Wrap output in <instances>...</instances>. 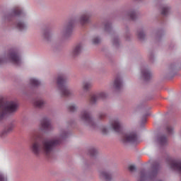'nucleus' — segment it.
Here are the masks:
<instances>
[{
	"instance_id": "13",
	"label": "nucleus",
	"mask_w": 181,
	"mask_h": 181,
	"mask_svg": "<svg viewBox=\"0 0 181 181\" xmlns=\"http://www.w3.org/2000/svg\"><path fill=\"white\" fill-rule=\"evenodd\" d=\"M114 87L116 88V90H119L120 88H122V81H121V77L117 76L115 79Z\"/></svg>"
},
{
	"instance_id": "18",
	"label": "nucleus",
	"mask_w": 181,
	"mask_h": 181,
	"mask_svg": "<svg viewBox=\"0 0 181 181\" xmlns=\"http://www.w3.org/2000/svg\"><path fill=\"white\" fill-rule=\"evenodd\" d=\"M100 176H102V177H104L106 181H110L112 179L111 174L110 173L102 172L100 173Z\"/></svg>"
},
{
	"instance_id": "32",
	"label": "nucleus",
	"mask_w": 181,
	"mask_h": 181,
	"mask_svg": "<svg viewBox=\"0 0 181 181\" xmlns=\"http://www.w3.org/2000/svg\"><path fill=\"white\" fill-rule=\"evenodd\" d=\"M145 177H146V174H145V172L141 171V180H144V179H145Z\"/></svg>"
},
{
	"instance_id": "34",
	"label": "nucleus",
	"mask_w": 181,
	"mask_h": 181,
	"mask_svg": "<svg viewBox=\"0 0 181 181\" xmlns=\"http://www.w3.org/2000/svg\"><path fill=\"white\" fill-rule=\"evenodd\" d=\"M135 169H136V168H135L134 165H130V166L129 167V170L130 172H134V170H135Z\"/></svg>"
},
{
	"instance_id": "24",
	"label": "nucleus",
	"mask_w": 181,
	"mask_h": 181,
	"mask_svg": "<svg viewBox=\"0 0 181 181\" xmlns=\"http://www.w3.org/2000/svg\"><path fill=\"white\" fill-rule=\"evenodd\" d=\"M91 83L89 82H84L83 85V88L85 91H87L89 88H91Z\"/></svg>"
},
{
	"instance_id": "9",
	"label": "nucleus",
	"mask_w": 181,
	"mask_h": 181,
	"mask_svg": "<svg viewBox=\"0 0 181 181\" xmlns=\"http://www.w3.org/2000/svg\"><path fill=\"white\" fill-rule=\"evenodd\" d=\"M160 168V164L158 162H154L152 167V171L150 173L148 177L150 179H153V177H156L158 175V172H159V169Z\"/></svg>"
},
{
	"instance_id": "29",
	"label": "nucleus",
	"mask_w": 181,
	"mask_h": 181,
	"mask_svg": "<svg viewBox=\"0 0 181 181\" xmlns=\"http://www.w3.org/2000/svg\"><path fill=\"white\" fill-rule=\"evenodd\" d=\"M166 131L168 132V134H172V132H173V128H172L170 125H168L166 127Z\"/></svg>"
},
{
	"instance_id": "23",
	"label": "nucleus",
	"mask_w": 181,
	"mask_h": 181,
	"mask_svg": "<svg viewBox=\"0 0 181 181\" xmlns=\"http://www.w3.org/2000/svg\"><path fill=\"white\" fill-rule=\"evenodd\" d=\"M17 28L19 29V30H23L26 29V25H25V24L22 22H18L17 23Z\"/></svg>"
},
{
	"instance_id": "21",
	"label": "nucleus",
	"mask_w": 181,
	"mask_h": 181,
	"mask_svg": "<svg viewBox=\"0 0 181 181\" xmlns=\"http://www.w3.org/2000/svg\"><path fill=\"white\" fill-rule=\"evenodd\" d=\"M30 83L31 86H34L35 87L40 84V81H39L37 79L33 78L30 79Z\"/></svg>"
},
{
	"instance_id": "3",
	"label": "nucleus",
	"mask_w": 181,
	"mask_h": 181,
	"mask_svg": "<svg viewBox=\"0 0 181 181\" xmlns=\"http://www.w3.org/2000/svg\"><path fill=\"white\" fill-rule=\"evenodd\" d=\"M66 78L64 75H60L57 78V86L59 87V90L63 97H70L71 95V92L67 88V85H66Z\"/></svg>"
},
{
	"instance_id": "27",
	"label": "nucleus",
	"mask_w": 181,
	"mask_h": 181,
	"mask_svg": "<svg viewBox=\"0 0 181 181\" xmlns=\"http://www.w3.org/2000/svg\"><path fill=\"white\" fill-rule=\"evenodd\" d=\"M129 16L130 17V19H132V21L135 20V18H136V15L135 14L134 11H130L129 13Z\"/></svg>"
},
{
	"instance_id": "39",
	"label": "nucleus",
	"mask_w": 181,
	"mask_h": 181,
	"mask_svg": "<svg viewBox=\"0 0 181 181\" xmlns=\"http://www.w3.org/2000/svg\"><path fill=\"white\" fill-rule=\"evenodd\" d=\"M104 117H105V114L104 113H101L100 115H99V118H104Z\"/></svg>"
},
{
	"instance_id": "33",
	"label": "nucleus",
	"mask_w": 181,
	"mask_h": 181,
	"mask_svg": "<svg viewBox=\"0 0 181 181\" xmlns=\"http://www.w3.org/2000/svg\"><path fill=\"white\" fill-rule=\"evenodd\" d=\"M105 28L106 30H108V29H111V24L110 23H107V24H105Z\"/></svg>"
},
{
	"instance_id": "10",
	"label": "nucleus",
	"mask_w": 181,
	"mask_h": 181,
	"mask_svg": "<svg viewBox=\"0 0 181 181\" xmlns=\"http://www.w3.org/2000/svg\"><path fill=\"white\" fill-rule=\"evenodd\" d=\"M9 60L13 63V64H16L17 66H19L21 63V58L19 57V55H18V53L16 52H11L8 56Z\"/></svg>"
},
{
	"instance_id": "36",
	"label": "nucleus",
	"mask_w": 181,
	"mask_h": 181,
	"mask_svg": "<svg viewBox=\"0 0 181 181\" xmlns=\"http://www.w3.org/2000/svg\"><path fill=\"white\" fill-rule=\"evenodd\" d=\"M107 131H108V129H107V128H105V127H103V128L102 129V132H103V134L104 135H105V134H107Z\"/></svg>"
},
{
	"instance_id": "2",
	"label": "nucleus",
	"mask_w": 181,
	"mask_h": 181,
	"mask_svg": "<svg viewBox=\"0 0 181 181\" xmlns=\"http://www.w3.org/2000/svg\"><path fill=\"white\" fill-rule=\"evenodd\" d=\"M19 104L16 101H8L4 99L0 100V121H2L7 114L16 112Z\"/></svg>"
},
{
	"instance_id": "6",
	"label": "nucleus",
	"mask_w": 181,
	"mask_h": 181,
	"mask_svg": "<svg viewBox=\"0 0 181 181\" xmlns=\"http://www.w3.org/2000/svg\"><path fill=\"white\" fill-rule=\"evenodd\" d=\"M168 163L171 169L174 170H178L181 174V160H176L172 158L168 160Z\"/></svg>"
},
{
	"instance_id": "1",
	"label": "nucleus",
	"mask_w": 181,
	"mask_h": 181,
	"mask_svg": "<svg viewBox=\"0 0 181 181\" xmlns=\"http://www.w3.org/2000/svg\"><path fill=\"white\" fill-rule=\"evenodd\" d=\"M32 145L30 149L35 155H39V153H45V155H50L53 148L60 145L62 144V139H53L51 140L45 139L40 144V134L38 133H34L31 138Z\"/></svg>"
},
{
	"instance_id": "14",
	"label": "nucleus",
	"mask_w": 181,
	"mask_h": 181,
	"mask_svg": "<svg viewBox=\"0 0 181 181\" xmlns=\"http://www.w3.org/2000/svg\"><path fill=\"white\" fill-rule=\"evenodd\" d=\"M141 74L144 80H150L151 77H152V74H151V71H149L148 69L142 70Z\"/></svg>"
},
{
	"instance_id": "22",
	"label": "nucleus",
	"mask_w": 181,
	"mask_h": 181,
	"mask_svg": "<svg viewBox=\"0 0 181 181\" xmlns=\"http://www.w3.org/2000/svg\"><path fill=\"white\" fill-rule=\"evenodd\" d=\"M74 25V21H71L68 27L66 28V35L68 33H70V32H71V29H73V25Z\"/></svg>"
},
{
	"instance_id": "38",
	"label": "nucleus",
	"mask_w": 181,
	"mask_h": 181,
	"mask_svg": "<svg viewBox=\"0 0 181 181\" xmlns=\"http://www.w3.org/2000/svg\"><path fill=\"white\" fill-rule=\"evenodd\" d=\"M44 36H45V37L46 39H47L48 36H50V33H49V32L45 33L44 34Z\"/></svg>"
},
{
	"instance_id": "37",
	"label": "nucleus",
	"mask_w": 181,
	"mask_h": 181,
	"mask_svg": "<svg viewBox=\"0 0 181 181\" xmlns=\"http://www.w3.org/2000/svg\"><path fill=\"white\" fill-rule=\"evenodd\" d=\"M2 63H5V58L0 57V64H2Z\"/></svg>"
},
{
	"instance_id": "8",
	"label": "nucleus",
	"mask_w": 181,
	"mask_h": 181,
	"mask_svg": "<svg viewBox=\"0 0 181 181\" xmlns=\"http://www.w3.org/2000/svg\"><path fill=\"white\" fill-rule=\"evenodd\" d=\"M110 128L115 132H121V129H122V127H121V122H119V120L117 119L111 122Z\"/></svg>"
},
{
	"instance_id": "28",
	"label": "nucleus",
	"mask_w": 181,
	"mask_h": 181,
	"mask_svg": "<svg viewBox=\"0 0 181 181\" xmlns=\"http://www.w3.org/2000/svg\"><path fill=\"white\" fill-rule=\"evenodd\" d=\"M89 153L90 156H95V155H97V150L95 148H90L89 150Z\"/></svg>"
},
{
	"instance_id": "30",
	"label": "nucleus",
	"mask_w": 181,
	"mask_h": 181,
	"mask_svg": "<svg viewBox=\"0 0 181 181\" xmlns=\"http://www.w3.org/2000/svg\"><path fill=\"white\" fill-rule=\"evenodd\" d=\"M138 37L139 39H144L145 37V34H144V32L141 31L138 33Z\"/></svg>"
},
{
	"instance_id": "16",
	"label": "nucleus",
	"mask_w": 181,
	"mask_h": 181,
	"mask_svg": "<svg viewBox=\"0 0 181 181\" xmlns=\"http://www.w3.org/2000/svg\"><path fill=\"white\" fill-rule=\"evenodd\" d=\"M34 105L35 107H37V108H42V107L45 105V102L43 101V100L37 99L35 100Z\"/></svg>"
},
{
	"instance_id": "25",
	"label": "nucleus",
	"mask_w": 181,
	"mask_h": 181,
	"mask_svg": "<svg viewBox=\"0 0 181 181\" xmlns=\"http://www.w3.org/2000/svg\"><path fill=\"white\" fill-rule=\"evenodd\" d=\"M13 14L16 15V16H19L22 15V10H21V8H16L13 11Z\"/></svg>"
},
{
	"instance_id": "20",
	"label": "nucleus",
	"mask_w": 181,
	"mask_h": 181,
	"mask_svg": "<svg viewBox=\"0 0 181 181\" xmlns=\"http://www.w3.org/2000/svg\"><path fill=\"white\" fill-rule=\"evenodd\" d=\"M169 12H170V8L168 6H164L162 8L161 15H163V16H168Z\"/></svg>"
},
{
	"instance_id": "15",
	"label": "nucleus",
	"mask_w": 181,
	"mask_h": 181,
	"mask_svg": "<svg viewBox=\"0 0 181 181\" xmlns=\"http://www.w3.org/2000/svg\"><path fill=\"white\" fill-rule=\"evenodd\" d=\"M89 22H90V15L83 14L81 18V25H86V23H88Z\"/></svg>"
},
{
	"instance_id": "26",
	"label": "nucleus",
	"mask_w": 181,
	"mask_h": 181,
	"mask_svg": "<svg viewBox=\"0 0 181 181\" xmlns=\"http://www.w3.org/2000/svg\"><path fill=\"white\" fill-rule=\"evenodd\" d=\"M69 110L71 112H74V111H76V110H77V107H76V105L74 104H71L69 107H68Z\"/></svg>"
},
{
	"instance_id": "7",
	"label": "nucleus",
	"mask_w": 181,
	"mask_h": 181,
	"mask_svg": "<svg viewBox=\"0 0 181 181\" xmlns=\"http://www.w3.org/2000/svg\"><path fill=\"white\" fill-rule=\"evenodd\" d=\"M107 97V95L103 92L98 93L96 95H91L90 98V104H95L99 100H104Z\"/></svg>"
},
{
	"instance_id": "17",
	"label": "nucleus",
	"mask_w": 181,
	"mask_h": 181,
	"mask_svg": "<svg viewBox=\"0 0 181 181\" xmlns=\"http://www.w3.org/2000/svg\"><path fill=\"white\" fill-rule=\"evenodd\" d=\"M81 44L76 45L73 51L74 56H77V54H80L81 52Z\"/></svg>"
},
{
	"instance_id": "12",
	"label": "nucleus",
	"mask_w": 181,
	"mask_h": 181,
	"mask_svg": "<svg viewBox=\"0 0 181 181\" xmlns=\"http://www.w3.org/2000/svg\"><path fill=\"white\" fill-rule=\"evenodd\" d=\"M157 141L159 145H161V146L168 144V137H166L165 135L158 136Z\"/></svg>"
},
{
	"instance_id": "31",
	"label": "nucleus",
	"mask_w": 181,
	"mask_h": 181,
	"mask_svg": "<svg viewBox=\"0 0 181 181\" xmlns=\"http://www.w3.org/2000/svg\"><path fill=\"white\" fill-rule=\"evenodd\" d=\"M100 42V38L98 37H95L93 40V45H98V43Z\"/></svg>"
},
{
	"instance_id": "4",
	"label": "nucleus",
	"mask_w": 181,
	"mask_h": 181,
	"mask_svg": "<svg viewBox=\"0 0 181 181\" xmlns=\"http://www.w3.org/2000/svg\"><path fill=\"white\" fill-rule=\"evenodd\" d=\"M122 141L123 144H138L139 139L136 132H132L123 135Z\"/></svg>"
},
{
	"instance_id": "19",
	"label": "nucleus",
	"mask_w": 181,
	"mask_h": 181,
	"mask_svg": "<svg viewBox=\"0 0 181 181\" xmlns=\"http://www.w3.org/2000/svg\"><path fill=\"white\" fill-rule=\"evenodd\" d=\"M12 129H13V127L10 126L8 127H7L6 129H5L1 134V138H4V136H6V134L8 132H11V131H12Z\"/></svg>"
},
{
	"instance_id": "35",
	"label": "nucleus",
	"mask_w": 181,
	"mask_h": 181,
	"mask_svg": "<svg viewBox=\"0 0 181 181\" xmlns=\"http://www.w3.org/2000/svg\"><path fill=\"white\" fill-rule=\"evenodd\" d=\"M0 181H6V178L5 177V175L0 174Z\"/></svg>"
},
{
	"instance_id": "5",
	"label": "nucleus",
	"mask_w": 181,
	"mask_h": 181,
	"mask_svg": "<svg viewBox=\"0 0 181 181\" xmlns=\"http://www.w3.org/2000/svg\"><path fill=\"white\" fill-rule=\"evenodd\" d=\"M81 119L82 121H84L86 122V124H88L90 127H94V122L93 121V119L91 118V116L90 115V113L87 110H83L81 113Z\"/></svg>"
},
{
	"instance_id": "11",
	"label": "nucleus",
	"mask_w": 181,
	"mask_h": 181,
	"mask_svg": "<svg viewBox=\"0 0 181 181\" xmlns=\"http://www.w3.org/2000/svg\"><path fill=\"white\" fill-rule=\"evenodd\" d=\"M41 127L44 131H50L52 129V124L50 120L47 118H45L41 121Z\"/></svg>"
}]
</instances>
